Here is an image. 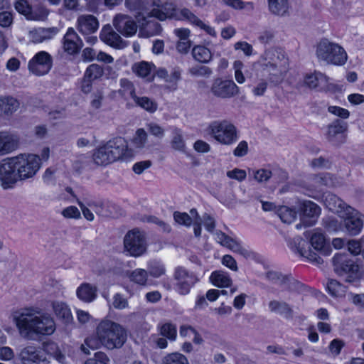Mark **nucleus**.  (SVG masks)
Masks as SVG:
<instances>
[{
    "label": "nucleus",
    "mask_w": 364,
    "mask_h": 364,
    "mask_svg": "<svg viewBox=\"0 0 364 364\" xmlns=\"http://www.w3.org/2000/svg\"><path fill=\"white\" fill-rule=\"evenodd\" d=\"M19 336L28 341L53 335L56 330L53 316L37 307L22 309L13 316Z\"/></svg>",
    "instance_id": "nucleus-1"
},
{
    "label": "nucleus",
    "mask_w": 364,
    "mask_h": 364,
    "mask_svg": "<svg viewBox=\"0 0 364 364\" xmlns=\"http://www.w3.org/2000/svg\"><path fill=\"white\" fill-rule=\"evenodd\" d=\"M35 154H21L0 162V182L4 189L11 188L18 181L33 178L41 167Z\"/></svg>",
    "instance_id": "nucleus-2"
},
{
    "label": "nucleus",
    "mask_w": 364,
    "mask_h": 364,
    "mask_svg": "<svg viewBox=\"0 0 364 364\" xmlns=\"http://www.w3.org/2000/svg\"><path fill=\"white\" fill-rule=\"evenodd\" d=\"M132 156L127 141L122 137L114 138L94 150L92 159L99 166H107L118 160H124Z\"/></svg>",
    "instance_id": "nucleus-3"
},
{
    "label": "nucleus",
    "mask_w": 364,
    "mask_h": 364,
    "mask_svg": "<svg viewBox=\"0 0 364 364\" xmlns=\"http://www.w3.org/2000/svg\"><path fill=\"white\" fill-rule=\"evenodd\" d=\"M96 333L107 349L121 348L127 337L126 329L120 324L110 320L102 321L96 328Z\"/></svg>",
    "instance_id": "nucleus-4"
},
{
    "label": "nucleus",
    "mask_w": 364,
    "mask_h": 364,
    "mask_svg": "<svg viewBox=\"0 0 364 364\" xmlns=\"http://www.w3.org/2000/svg\"><path fill=\"white\" fill-rule=\"evenodd\" d=\"M208 130L211 137L223 145H232L239 138L237 127L228 120L213 121L209 124Z\"/></svg>",
    "instance_id": "nucleus-5"
},
{
    "label": "nucleus",
    "mask_w": 364,
    "mask_h": 364,
    "mask_svg": "<svg viewBox=\"0 0 364 364\" xmlns=\"http://www.w3.org/2000/svg\"><path fill=\"white\" fill-rule=\"evenodd\" d=\"M316 55L318 60L328 64L341 65L347 60L345 50L338 44L330 42L327 39H323L317 44Z\"/></svg>",
    "instance_id": "nucleus-6"
},
{
    "label": "nucleus",
    "mask_w": 364,
    "mask_h": 364,
    "mask_svg": "<svg viewBox=\"0 0 364 364\" xmlns=\"http://www.w3.org/2000/svg\"><path fill=\"white\" fill-rule=\"evenodd\" d=\"M334 272L341 277H346V282H354L362 276L360 266L347 255L337 253L332 258Z\"/></svg>",
    "instance_id": "nucleus-7"
},
{
    "label": "nucleus",
    "mask_w": 364,
    "mask_h": 364,
    "mask_svg": "<svg viewBox=\"0 0 364 364\" xmlns=\"http://www.w3.org/2000/svg\"><path fill=\"white\" fill-rule=\"evenodd\" d=\"M147 242L143 232L133 229L127 232L124 237V250L127 255L138 257L146 253Z\"/></svg>",
    "instance_id": "nucleus-8"
},
{
    "label": "nucleus",
    "mask_w": 364,
    "mask_h": 364,
    "mask_svg": "<svg viewBox=\"0 0 364 364\" xmlns=\"http://www.w3.org/2000/svg\"><path fill=\"white\" fill-rule=\"evenodd\" d=\"M14 6L28 20L43 21L48 14V10L41 4L40 0H18Z\"/></svg>",
    "instance_id": "nucleus-9"
},
{
    "label": "nucleus",
    "mask_w": 364,
    "mask_h": 364,
    "mask_svg": "<svg viewBox=\"0 0 364 364\" xmlns=\"http://www.w3.org/2000/svg\"><path fill=\"white\" fill-rule=\"evenodd\" d=\"M210 92L216 97L229 99L239 94V87L232 80L218 77L213 80Z\"/></svg>",
    "instance_id": "nucleus-10"
},
{
    "label": "nucleus",
    "mask_w": 364,
    "mask_h": 364,
    "mask_svg": "<svg viewBox=\"0 0 364 364\" xmlns=\"http://www.w3.org/2000/svg\"><path fill=\"white\" fill-rule=\"evenodd\" d=\"M215 240L221 245L228 248L232 252L239 254L246 259L255 258L256 253L245 248L240 241L232 238L222 231L215 232Z\"/></svg>",
    "instance_id": "nucleus-11"
},
{
    "label": "nucleus",
    "mask_w": 364,
    "mask_h": 364,
    "mask_svg": "<svg viewBox=\"0 0 364 364\" xmlns=\"http://www.w3.org/2000/svg\"><path fill=\"white\" fill-rule=\"evenodd\" d=\"M279 60V53L276 50H269L264 54V63H262L263 69L269 73V80L272 81H274L275 77H280L284 71L282 67L284 65L285 61L282 63Z\"/></svg>",
    "instance_id": "nucleus-12"
},
{
    "label": "nucleus",
    "mask_w": 364,
    "mask_h": 364,
    "mask_svg": "<svg viewBox=\"0 0 364 364\" xmlns=\"http://www.w3.org/2000/svg\"><path fill=\"white\" fill-rule=\"evenodd\" d=\"M52 65L51 55L46 51H40L29 61L28 68L36 75H43L50 71Z\"/></svg>",
    "instance_id": "nucleus-13"
},
{
    "label": "nucleus",
    "mask_w": 364,
    "mask_h": 364,
    "mask_svg": "<svg viewBox=\"0 0 364 364\" xmlns=\"http://www.w3.org/2000/svg\"><path fill=\"white\" fill-rule=\"evenodd\" d=\"M321 212V208L316 203L304 200L299 207L301 223L306 227L313 226L317 222Z\"/></svg>",
    "instance_id": "nucleus-14"
},
{
    "label": "nucleus",
    "mask_w": 364,
    "mask_h": 364,
    "mask_svg": "<svg viewBox=\"0 0 364 364\" xmlns=\"http://www.w3.org/2000/svg\"><path fill=\"white\" fill-rule=\"evenodd\" d=\"M115 30L126 38L134 36L137 31V24L130 16L117 14L112 20Z\"/></svg>",
    "instance_id": "nucleus-15"
},
{
    "label": "nucleus",
    "mask_w": 364,
    "mask_h": 364,
    "mask_svg": "<svg viewBox=\"0 0 364 364\" xmlns=\"http://www.w3.org/2000/svg\"><path fill=\"white\" fill-rule=\"evenodd\" d=\"M174 278L177 281L176 288L181 295L188 294L190 289L198 282L196 276L183 267H178L175 270Z\"/></svg>",
    "instance_id": "nucleus-16"
},
{
    "label": "nucleus",
    "mask_w": 364,
    "mask_h": 364,
    "mask_svg": "<svg viewBox=\"0 0 364 364\" xmlns=\"http://www.w3.org/2000/svg\"><path fill=\"white\" fill-rule=\"evenodd\" d=\"M19 358L23 364H44L47 361L42 348L34 344L23 347L19 353Z\"/></svg>",
    "instance_id": "nucleus-17"
},
{
    "label": "nucleus",
    "mask_w": 364,
    "mask_h": 364,
    "mask_svg": "<svg viewBox=\"0 0 364 364\" xmlns=\"http://www.w3.org/2000/svg\"><path fill=\"white\" fill-rule=\"evenodd\" d=\"M346 217L344 220V226L350 235H358L363 226L364 215L358 211L346 210Z\"/></svg>",
    "instance_id": "nucleus-18"
},
{
    "label": "nucleus",
    "mask_w": 364,
    "mask_h": 364,
    "mask_svg": "<svg viewBox=\"0 0 364 364\" xmlns=\"http://www.w3.org/2000/svg\"><path fill=\"white\" fill-rule=\"evenodd\" d=\"M100 38L105 43L114 48L122 49L127 46V41H124L119 34L114 31L109 24L102 27L100 33Z\"/></svg>",
    "instance_id": "nucleus-19"
},
{
    "label": "nucleus",
    "mask_w": 364,
    "mask_h": 364,
    "mask_svg": "<svg viewBox=\"0 0 364 364\" xmlns=\"http://www.w3.org/2000/svg\"><path fill=\"white\" fill-rule=\"evenodd\" d=\"M83 46V42L73 28L67 30L63 39V50L68 55L77 54Z\"/></svg>",
    "instance_id": "nucleus-20"
},
{
    "label": "nucleus",
    "mask_w": 364,
    "mask_h": 364,
    "mask_svg": "<svg viewBox=\"0 0 364 364\" xmlns=\"http://www.w3.org/2000/svg\"><path fill=\"white\" fill-rule=\"evenodd\" d=\"M309 234L311 246L322 254L328 255L331 247L323 232L320 229H314Z\"/></svg>",
    "instance_id": "nucleus-21"
},
{
    "label": "nucleus",
    "mask_w": 364,
    "mask_h": 364,
    "mask_svg": "<svg viewBox=\"0 0 364 364\" xmlns=\"http://www.w3.org/2000/svg\"><path fill=\"white\" fill-rule=\"evenodd\" d=\"M99 22L92 15H81L77 20V28L83 35H90L97 31Z\"/></svg>",
    "instance_id": "nucleus-22"
},
{
    "label": "nucleus",
    "mask_w": 364,
    "mask_h": 364,
    "mask_svg": "<svg viewBox=\"0 0 364 364\" xmlns=\"http://www.w3.org/2000/svg\"><path fill=\"white\" fill-rule=\"evenodd\" d=\"M18 144L19 139L16 135L7 132H0V156L15 151Z\"/></svg>",
    "instance_id": "nucleus-23"
},
{
    "label": "nucleus",
    "mask_w": 364,
    "mask_h": 364,
    "mask_svg": "<svg viewBox=\"0 0 364 364\" xmlns=\"http://www.w3.org/2000/svg\"><path fill=\"white\" fill-rule=\"evenodd\" d=\"M150 16L160 21H164L167 18L172 17H178L180 19H183L180 13L178 16L177 15L176 5L173 3H165L161 5H157L151 11Z\"/></svg>",
    "instance_id": "nucleus-24"
},
{
    "label": "nucleus",
    "mask_w": 364,
    "mask_h": 364,
    "mask_svg": "<svg viewBox=\"0 0 364 364\" xmlns=\"http://www.w3.org/2000/svg\"><path fill=\"white\" fill-rule=\"evenodd\" d=\"M323 203L329 210L338 214L351 210V207L347 205L341 198L331 193H326L323 195Z\"/></svg>",
    "instance_id": "nucleus-25"
},
{
    "label": "nucleus",
    "mask_w": 364,
    "mask_h": 364,
    "mask_svg": "<svg viewBox=\"0 0 364 364\" xmlns=\"http://www.w3.org/2000/svg\"><path fill=\"white\" fill-rule=\"evenodd\" d=\"M76 296L85 303H91L97 296V287L95 284L83 282L77 288Z\"/></svg>",
    "instance_id": "nucleus-26"
},
{
    "label": "nucleus",
    "mask_w": 364,
    "mask_h": 364,
    "mask_svg": "<svg viewBox=\"0 0 364 364\" xmlns=\"http://www.w3.org/2000/svg\"><path fill=\"white\" fill-rule=\"evenodd\" d=\"M311 185L309 190L321 188L323 186L333 187L338 183L337 178L329 173H320L311 178Z\"/></svg>",
    "instance_id": "nucleus-27"
},
{
    "label": "nucleus",
    "mask_w": 364,
    "mask_h": 364,
    "mask_svg": "<svg viewBox=\"0 0 364 364\" xmlns=\"http://www.w3.org/2000/svg\"><path fill=\"white\" fill-rule=\"evenodd\" d=\"M58 32L57 28H38L29 32L30 40L34 43H40L53 38Z\"/></svg>",
    "instance_id": "nucleus-28"
},
{
    "label": "nucleus",
    "mask_w": 364,
    "mask_h": 364,
    "mask_svg": "<svg viewBox=\"0 0 364 364\" xmlns=\"http://www.w3.org/2000/svg\"><path fill=\"white\" fill-rule=\"evenodd\" d=\"M181 16L183 20H186L191 23L203 29L208 34L212 36H216V32L213 28L205 24L194 14L188 9H183L180 11Z\"/></svg>",
    "instance_id": "nucleus-29"
},
{
    "label": "nucleus",
    "mask_w": 364,
    "mask_h": 364,
    "mask_svg": "<svg viewBox=\"0 0 364 364\" xmlns=\"http://www.w3.org/2000/svg\"><path fill=\"white\" fill-rule=\"evenodd\" d=\"M51 306L55 315L63 323H69L73 321L70 309L66 303L55 301L52 302Z\"/></svg>",
    "instance_id": "nucleus-30"
},
{
    "label": "nucleus",
    "mask_w": 364,
    "mask_h": 364,
    "mask_svg": "<svg viewBox=\"0 0 364 364\" xmlns=\"http://www.w3.org/2000/svg\"><path fill=\"white\" fill-rule=\"evenodd\" d=\"M304 83L310 88L325 89L328 83V77L320 72H315L306 75L304 78Z\"/></svg>",
    "instance_id": "nucleus-31"
},
{
    "label": "nucleus",
    "mask_w": 364,
    "mask_h": 364,
    "mask_svg": "<svg viewBox=\"0 0 364 364\" xmlns=\"http://www.w3.org/2000/svg\"><path fill=\"white\" fill-rule=\"evenodd\" d=\"M210 281L214 286L219 288L228 287L232 282L229 274L221 270L213 272L210 277Z\"/></svg>",
    "instance_id": "nucleus-32"
},
{
    "label": "nucleus",
    "mask_w": 364,
    "mask_h": 364,
    "mask_svg": "<svg viewBox=\"0 0 364 364\" xmlns=\"http://www.w3.org/2000/svg\"><path fill=\"white\" fill-rule=\"evenodd\" d=\"M347 127L346 122L339 119L335 120L328 127L326 133L328 139L331 141H334L338 135H342L346 131Z\"/></svg>",
    "instance_id": "nucleus-33"
},
{
    "label": "nucleus",
    "mask_w": 364,
    "mask_h": 364,
    "mask_svg": "<svg viewBox=\"0 0 364 364\" xmlns=\"http://www.w3.org/2000/svg\"><path fill=\"white\" fill-rule=\"evenodd\" d=\"M120 88L117 91L124 100L130 97L133 100L136 97L135 87L132 82L127 78H122L119 80Z\"/></svg>",
    "instance_id": "nucleus-34"
},
{
    "label": "nucleus",
    "mask_w": 364,
    "mask_h": 364,
    "mask_svg": "<svg viewBox=\"0 0 364 364\" xmlns=\"http://www.w3.org/2000/svg\"><path fill=\"white\" fill-rule=\"evenodd\" d=\"M268 7L272 14L284 16L289 11V1L288 0H268Z\"/></svg>",
    "instance_id": "nucleus-35"
},
{
    "label": "nucleus",
    "mask_w": 364,
    "mask_h": 364,
    "mask_svg": "<svg viewBox=\"0 0 364 364\" xmlns=\"http://www.w3.org/2000/svg\"><path fill=\"white\" fill-rule=\"evenodd\" d=\"M269 308L271 311L279 314L285 318L292 317L293 310L284 302L271 301L269 303Z\"/></svg>",
    "instance_id": "nucleus-36"
},
{
    "label": "nucleus",
    "mask_w": 364,
    "mask_h": 364,
    "mask_svg": "<svg viewBox=\"0 0 364 364\" xmlns=\"http://www.w3.org/2000/svg\"><path fill=\"white\" fill-rule=\"evenodd\" d=\"M130 281L134 283L145 287L149 284V273L147 270L138 268L133 270L129 275Z\"/></svg>",
    "instance_id": "nucleus-37"
},
{
    "label": "nucleus",
    "mask_w": 364,
    "mask_h": 364,
    "mask_svg": "<svg viewBox=\"0 0 364 364\" xmlns=\"http://www.w3.org/2000/svg\"><path fill=\"white\" fill-rule=\"evenodd\" d=\"M101 346H102V341L96 334V336H90L86 338L81 345L80 349L85 354L88 355L90 353V350H97Z\"/></svg>",
    "instance_id": "nucleus-38"
},
{
    "label": "nucleus",
    "mask_w": 364,
    "mask_h": 364,
    "mask_svg": "<svg viewBox=\"0 0 364 364\" xmlns=\"http://www.w3.org/2000/svg\"><path fill=\"white\" fill-rule=\"evenodd\" d=\"M134 102L136 106L150 113L155 112L158 108V104L156 101L146 96L139 97L136 95Z\"/></svg>",
    "instance_id": "nucleus-39"
},
{
    "label": "nucleus",
    "mask_w": 364,
    "mask_h": 364,
    "mask_svg": "<svg viewBox=\"0 0 364 364\" xmlns=\"http://www.w3.org/2000/svg\"><path fill=\"white\" fill-rule=\"evenodd\" d=\"M19 107V102L12 97H4L0 98V112L6 114H11Z\"/></svg>",
    "instance_id": "nucleus-40"
},
{
    "label": "nucleus",
    "mask_w": 364,
    "mask_h": 364,
    "mask_svg": "<svg viewBox=\"0 0 364 364\" xmlns=\"http://www.w3.org/2000/svg\"><path fill=\"white\" fill-rule=\"evenodd\" d=\"M171 146L176 151L184 152L186 151V142L183 139V132L178 128H174L172 132Z\"/></svg>",
    "instance_id": "nucleus-41"
},
{
    "label": "nucleus",
    "mask_w": 364,
    "mask_h": 364,
    "mask_svg": "<svg viewBox=\"0 0 364 364\" xmlns=\"http://www.w3.org/2000/svg\"><path fill=\"white\" fill-rule=\"evenodd\" d=\"M192 55L196 60L203 63H208L212 58L210 50L203 46H195L193 48Z\"/></svg>",
    "instance_id": "nucleus-42"
},
{
    "label": "nucleus",
    "mask_w": 364,
    "mask_h": 364,
    "mask_svg": "<svg viewBox=\"0 0 364 364\" xmlns=\"http://www.w3.org/2000/svg\"><path fill=\"white\" fill-rule=\"evenodd\" d=\"M148 273L154 278H159L166 273L164 264L158 260H151L147 264Z\"/></svg>",
    "instance_id": "nucleus-43"
},
{
    "label": "nucleus",
    "mask_w": 364,
    "mask_h": 364,
    "mask_svg": "<svg viewBox=\"0 0 364 364\" xmlns=\"http://www.w3.org/2000/svg\"><path fill=\"white\" fill-rule=\"evenodd\" d=\"M104 73L105 70L103 67L97 63H92L86 68L84 75H85L86 77L95 81L101 79L104 75Z\"/></svg>",
    "instance_id": "nucleus-44"
},
{
    "label": "nucleus",
    "mask_w": 364,
    "mask_h": 364,
    "mask_svg": "<svg viewBox=\"0 0 364 364\" xmlns=\"http://www.w3.org/2000/svg\"><path fill=\"white\" fill-rule=\"evenodd\" d=\"M153 67V64L142 61L138 63H135L132 67V70L134 73L139 77H149L151 73Z\"/></svg>",
    "instance_id": "nucleus-45"
},
{
    "label": "nucleus",
    "mask_w": 364,
    "mask_h": 364,
    "mask_svg": "<svg viewBox=\"0 0 364 364\" xmlns=\"http://www.w3.org/2000/svg\"><path fill=\"white\" fill-rule=\"evenodd\" d=\"M327 289L328 293L334 297H342L346 291V287L336 279H331L328 282Z\"/></svg>",
    "instance_id": "nucleus-46"
},
{
    "label": "nucleus",
    "mask_w": 364,
    "mask_h": 364,
    "mask_svg": "<svg viewBox=\"0 0 364 364\" xmlns=\"http://www.w3.org/2000/svg\"><path fill=\"white\" fill-rule=\"evenodd\" d=\"M277 214L281 220L287 224L292 223L296 218V212L293 209L284 205L278 209Z\"/></svg>",
    "instance_id": "nucleus-47"
},
{
    "label": "nucleus",
    "mask_w": 364,
    "mask_h": 364,
    "mask_svg": "<svg viewBox=\"0 0 364 364\" xmlns=\"http://www.w3.org/2000/svg\"><path fill=\"white\" fill-rule=\"evenodd\" d=\"M163 364H189L185 355L179 353L168 354L164 357Z\"/></svg>",
    "instance_id": "nucleus-48"
},
{
    "label": "nucleus",
    "mask_w": 364,
    "mask_h": 364,
    "mask_svg": "<svg viewBox=\"0 0 364 364\" xmlns=\"http://www.w3.org/2000/svg\"><path fill=\"white\" fill-rule=\"evenodd\" d=\"M161 28L158 23H149L139 33V37L148 38L159 33Z\"/></svg>",
    "instance_id": "nucleus-49"
},
{
    "label": "nucleus",
    "mask_w": 364,
    "mask_h": 364,
    "mask_svg": "<svg viewBox=\"0 0 364 364\" xmlns=\"http://www.w3.org/2000/svg\"><path fill=\"white\" fill-rule=\"evenodd\" d=\"M147 141V134L144 129H138L136 132L135 136L132 140L133 144L135 147L141 149Z\"/></svg>",
    "instance_id": "nucleus-50"
},
{
    "label": "nucleus",
    "mask_w": 364,
    "mask_h": 364,
    "mask_svg": "<svg viewBox=\"0 0 364 364\" xmlns=\"http://www.w3.org/2000/svg\"><path fill=\"white\" fill-rule=\"evenodd\" d=\"M254 178L259 183H266L273 176V173L269 169L260 168L253 171Z\"/></svg>",
    "instance_id": "nucleus-51"
},
{
    "label": "nucleus",
    "mask_w": 364,
    "mask_h": 364,
    "mask_svg": "<svg viewBox=\"0 0 364 364\" xmlns=\"http://www.w3.org/2000/svg\"><path fill=\"white\" fill-rule=\"evenodd\" d=\"M181 70L175 68L171 71L168 78H166V82L169 83L168 87L171 90H175L177 88V82L181 79Z\"/></svg>",
    "instance_id": "nucleus-52"
},
{
    "label": "nucleus",
    "mask_w": 364,
    "mask_h": 364,
    "mask_svg": "<svg viewBox=\"0 0 364 364\" xmlns=\"http://www.w3.org/2000/svg\"><path fill=\"white\" fill-rule=\"evenodd\" d=\"M223 1L235 9H244L248 7L252 10L254 8L252 2H245L242 0H223Z\"/></svg>",
    "instance_id": "nucleus-53"
},
{
    "label": "nucleus",
    "mask_w": 364,
    "mask_h": 364,
    "mask_svg": "<svg viewBox=\"0 0 364 364\" xmlns=\"http://www.w3.org/2000/svg\"><path fill=\"white\" fill-rule=\"evenodd\" d=\"M173 218L177 223L187 227L191 226L193 223L191 217L186 213L176 211L173 213Z\"/></svg>",
    "instance_id": "nucleus-54"
},
{
    "label": "nucleus",
    "mask_w": 364,
    "mask_h": 364,
    "mask_svg": "<svg viewBox=\"0 0 364 364\" xmlns=\"http://www.w3.org/2000/svg\"><path fill=\"white\" fill-rule=\"evenodd\" d=\"M146 129L151 134L159 139H162L164 136V129L156 123L151 122L147 124Z\"/></svg>",
    "instance_id": "nucleus-55"
},
{
    "label": "nucleus",
    "mask_w": 364,
    "mask_h": 364,
    "mask_svg": "<svg viewBox=\"0 0 364 364\" xmlns=\"http://www.w3.org/2000/svg\"><path fill=\"white\" fill-rule=\"evenodd\" d=\"M161 334L171 340H174L176 336V328L171 323H165L161 327Z\"/></svg>",
    "instance_id": "nucleus-56"
},
{
    "label": "nucleus",
    "mask_w": 364,
    "mask_h": 364,
    "mask_svg": "<svg viewBox=\"0 0 364 364\" xmlns=\"http://www.w3.org/2000/svg\"><path fill=\"white\" fill-rule=\"evenodd\" d=\"M323 225L328 231L336 232L341 229V223L334 218H326L323 220Z\"/></svg>",
    "instance_id": "nucleus-57"
},
{
    "label": "nucleus",
    "mask_w": 364,
    "mask_h": 364,
    "mask_svg": "<svg viewBox=\"0 0 364 364\" xmlns=\"http://www.w3.org/2000/svg\"><path fill=\"white\" fill-rule=\"evenodd\" d=\"M107 355L101 351L95 353L94 357L86 360L85 364H108Z\"/></svg>",
    "instance_id": "nucleus-58"
},
{
    "label": "nucleus",
    "mask_w": 364,
    "mask_h": 364,
    "mask_svg": "<svg viewBox=\"0 0 364 364\" xmlns=\"http://www.w3.org/2000/svg\"><path fill=\"white\" fill-rule=\"evenodd\" d=\"M114 208V207L112 205L105 204L102 202L100 205L97 207V212L95 213L104 218L113 217L112 209Z\"/></svg>",
    "instance_id": "nucleus-59"
},
{
    "label": "nucleus",
    "mask_w": 364,
    "mask_h": 364,
    "mask_svg": "<svg viewBox=\"0 0 364 364\" xmlns=\"http://www.w3.org/2000/svg\"><path fill=\"white\" fill-rule=\"evenodd\" d=\"M190 73L196 77H209L212 74V70L208 67L200 65L191 68Z\"/></svg>",
    "instance_id": "nucleus-60"
},
{
    "label": "nucleus",
    "mask_w": 364,
    "mask_h": 364,
    "mask_svg": "<svg viewBox=\"0 0 364 364\" xmlns=\"http://www.w3.org/2000/svg\"><path fill=\"white\" fill-rule=\"evenodd\" d=\"M142 220L144 222L156 224L159 227H161L162 230L165 232H170L171 230V227L169 225L166 224L165 222L161 220L160 219L155 216L146 215L142 218Z\"/></svg>",
    "instance_id": "nucleus-61"
},
{
    "label": "nucleus",
    "mask_w": 364,
    "mask_h": 364,
    "mask_svg": "<svg viewBox=\"0 0 364 364\" xmlns=\"http://www.w3.org/2000/svg\"><path fill=\"white\" fill-rule=\"evenodd\" d=\"M43 351L53 355L54 358H55V355L58 353H60V350L58 348V345L53 341L46 342L43 343Z\"/></svg>",
    "instance_id": "nucleus-62"
},
{
    "label": "nucleus",
    "mask_w": 364,
    "mask_h": 364,
    "mask_svg": "<svg viewBox=\"0 0 364 364\" xmlns=\"http://www.w3.org/2000/svg\"><path fill=\"white\" fill-rule=\"evenodd\" d=\"M227 176L238 181H242L246 178L247 173L245 170L235 168L233 170L228 171Z\"/></svg>",
    "instance_id": "nucleus-63"
},
{
    "label": "nucleus",
    "mask_w": 364,
    "mask_h": 364,
    "mask_svg": "<svg viewBox=\"0 0 364 364\" xmlns=\"http://www.w3.org/2000/svg\"><path fill=\"white\" fill-rule=\"evenodd\" d=\"M222 264L232 271L237 272L238 267L236 260L230 255H225L222 257Z\"/></svg>",
    "instance_id": "nucleus-64"
}]
</instances>
